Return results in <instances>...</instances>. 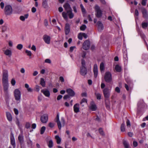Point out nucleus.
Segmentation results:
<instances>
[{"mask_svg":"<svg viewBox=\"0 0 148 148\" xmlns=\"http://www.w3.org/2000/svg\"><path fill=\"white\" fill-rule=\"evenodd\" d=\"M31 49L34 51H36V46L34 45H33L31 47Z\"/></svg>","mask_w":148,"mask_h":148,"instance_id":"obj_62","label":"nucleus"},{"mask_svg":"<svg viewBox=\"0 0 148 148\" xmlns=\"http://www.w3.org/2000/svg\"><path fill=\"white\" fill-rule=\"evenodd\" d=\"M112 87H111L110 89L108 88H105L103 90V92L104 97L106 99H108L110 95Z\"/></svg>","mask_w":148,"mask_h":148,"instance_id":"obj_7","label":"nucleus"},{"mask_svg":"<svg viewBox=\"0 0 148 148\" xmlns=\"http://www.w3.org/2000/svg\"><path fill=\"white\" fill-rule=\"evenodd\" d=\"M90 42L88 40H86L84 42L83 45V48L85 50H87L90 48Z\"/></svg>","mask_w":148,"mask_h":148,"instance_id":"obj_9","label":"nucleus"},{"mask_svg":"<svg viewBox=\"0 0 148 148\" xmlns=\"http://www.w3.org/2000/svg\"><path fill=\"white\" fill-rule=\"evenodd\" d=\"M80 6L82 12L83 14H85L86 13V12L83 5L82 4H81Z\"/></svg>","mask_w":148,"mask_h":148,"instance_id":"obj_37","label":"nucleus"},{"mask_svg":"<svg viewBox=\"0 0 148 148\" xmlns=\"http://www.w3.org/2000/svg\"><path fill=\"white\" fill-rule=\"evenodd\" d=\"M36 9L35 7H33L32 9V12L33 13H35L36 11Z\"/></svg>","mask_w":148,"mask_h":148,"instance_id":"obj_64","label":"nucleus"},{"mask_svg":"<svg viewBox=\"0 0 148 148\" xmlns=\"http://www.w3.org/2000/svg\"><path fill=\"white\" fill-rule=\"evenodd\" d=\"M87 103V99H86L84 98L82 100L81 102V104L82 106H84V105Z\"/></svg>","mask_w":148,"mask_h":148,"instance_id":"obj_29","label":"nucleus"},{"mask_svg":"<svg viewBox=\"0 0 148 148\" xmlns=\"http://www.w3.org/2000/svg\"><path fill=\"white\" fill-rule=\"evenodd\" d=\"M70 32V26L69 24L66 23L65 28V32L66 35H68Z\"/></svg>","mask_w":148,"mask_h":148,"instance_id":"obj_17","label":"nucleus"},{"mask_svg":"<svg viewBox=\"0 0 148 148\" xmlns=\"http://www.w3.org/2000/svg\"><path fill=\"white\" fill-rule=\"evenodd\" d=\"M55 139L56 140L57 143L58 144H60L61 142V138L58 135H56L55 136Z\"/></svg>","mask_w":148,"mask_h":148,"instance_id":"obj_25","label":"nucleus"},{"mask_svg":"<svg viewBox=\"0 0 148 148\" xmlns=\"http://www.w3.org/2000/svg\"><path fill=\"white\" fill-rule=\"evenodd\" d=\"M48 145L50 148H52L53 147V142L52 140H50L49 141Z\"/></svg>","mask_w":148,"mask_h":148,"instance_id":"obj_35","label":"nucleus"},{"mask_svg":"<svg viewBox=\"0 0 148 148\" xmlns=\"http://www.w3.org/2000/svg\"><path fill=\"white\" fill-rule=\"evenodd\" d=\"M80 73L83 76L86 74L87 73V70L85 67H81Z\"/></svg>","mask_w":148,"mask_h":148,"instance_id":"obj_22","label":"nucleus"},{"mask_svg":"<svg viewBox=\"0 0 148 148\" xmlns=\"http://www.w3.org/2000/svg\"><path fill=\"white\" fill-rule=\"evenodd\" d=\"M147 0H142L141 2L142 5H143L145 6L146 5Z\"/></svg>","mask_w":148,"mask_h":148,"instance_id":"obj_44","label":"nucleus"},{"mask_svg":"<svg viewBox=\"0 0 148 148\" xmlns=\"http://www.w3.org/2000/svg\"><path fill=\"white\" fill-rule=\"evenodd\" d=\"M23 48V45L21 44H18L16 46L17 49L19 50H21Z\"/></svg>","mask_w":148,"mask_h":148,"instance_id":"obj_38","label":"nucleus"},{"mask_svg":"<svg viewBox=\"0 0 148 148\" xmlns=\"http://www.w3.org/2000/svg\"><path fill=\"white\" fill-rule=\"evenodd\" d=\"M93 72L95 77L96 78L97 76L98 73V67L96 64H95L94 65L93 67Z\"/></svg>","mask_w":148,"mask_h":148,"instance_id":"obj_15","label":"nucleus"},{"mask_svg":"<svg viewBox=\"0 0 148 148\" xmlns=\"http://www.w3.org/2000/svg\"><path fill=\"white\" fill-rule=\"evenodd\" d=\"M11 83L12 85L13 86L15 85L16 84V81L14 78H13L12 79L11 81Z\"/></svg>","mask_w":148,"mask_h":148,"instance_id":"obj_42","label":"nucleus"},{"mask_svg":"<svg viewBox=\"0 0 148 148\" xmlns=\"http://www.w3.org/2000/svg\"><path fill=\"white\" fill-rule=\"evenodd\" d=\"M104 79L107 82H110L112 80V75L111 72L109 71L106 72L104 75Z\"/></svg>","mask_w":148,"mask_h":148,"instance_id":"obj_5","label":"nucleus"},{"mask_svg":"<svg viewBox=\"0 0 148 148\" xmlns=\"http://www.w3.org/2000/svg\"><path fill=\"white\" fill-rule=\"evenodd\" d=\"M43 39L46 43L48 44L50 43L51 38L49 36L47 35H45L43 36Z\"/></svg>","mask_w":148,"mask_h":148,"instance_id":"obj_14","label":"nucleus"},{"mask_svg":"<svg viewBox=\"0 0 148 148\" xmlns=\"http://www.w3.org/2000/svg\"><path fill=\"white\" fill-rule=\"evenodd\" d=\"M59 80L62 82H64V77L62 76H60V77Z\"/></svg>","mask_w":148,"mask_h":148,"instance_id":"obj_55","label":"nucleus"},{"mask_svg":"<svg viewBox=\"0 0 148 148\" xmlns=\"http://www.w3.org/2000/svg\"><path fill=\"white\" fill-rule=\"evenodd\" d=\"M20 20L22 21H24L25 20V18L24 16H20Z\"/></svg>","mask_w":148,"mask_h":148,"instance_id":"obj_59","label":"nucleus"},{"mask_svg":"<svg viewBox=\"0 0 148 148\" xmlns=\"http://www.w3.org/2000/svg\"><path fill=\"white\" fill-rule=\"evenodd\" d=\"M12 12V6L10 5H7L5 7L4 13L6 15H10Z\"/></svg>","mask_w":148,"mask_h":148,"instance_id":"obj_6","label":"nucleus"},{"mask_svg":"<svg viewBox=\"0 0 148 148\" xmlns=\"http://www.w3.org/2000/svg\"><path fill=\"white\" fill-rule=\"evenodd\" d=\"M100 69L101 71H102L104 70V65L103 62H101L100 65Z\"/></svg>","mask_w":148,"mask_h":148,"instance_id":"obj_30","label":"nucleus"},{"mask_svg":"<svg viewBox=\"0 0 148 148\" xmlns=\"http://www.w3.org/2000/svg\"><path fill=\"white\" fill-rule=\"evenodd\" d=\"M63 7L66 12L72 10L70 5L67 3H66L64 4Z\"/></svg>","mask_w":148,"mask_h":148,"instance_id":"obj_18","label":"nucleus"},{"mask_svg":"<svg viewBox=\"0 0 148 148\" xmlns=\"http://www.w3.org/2000/svg\"><path fill=\"white\" fill-rule=\"evenodd\" d=\"M54 126V124L53 123H50L49 124V126L51 128L53 127Z\"/></svg>","mask_w":148,"mask_h":148,"instance_id":"obj_49","label":"nucleus"},{"mask_svg":"<svg viewBox=\"0 0 148 148\" xmlns=\"http://www.w3.org/2000/svg\"><path fill=\"white\" fill-rule=\"evenodd\" d=\"M83 35L82 33H80L78 35V38L80 40H82V39Z\"/></svg>","mask_w":148,"mask_h":148,"instance_id":"obj_43","label":"nucleus"},{"mask_svg":"<svg viewBox=\"0 0 148 148\" xmlns=\"http://www.w3.org/2000/svg\"><path fill=\"white\" fill-rule=\"evenodd\" d=\"M45 63L50 64L51 63V61L49 59H47L45 60Z\"/></svg>","mask_w":148,"mask_h":148,"instance_id":"obj_46","label":"nucleus"},{"mask_svg":"<svg viewBox=\"0 0 148 148\" xmlns=\"http://www.w3.org/2000/svg\"><path fill=\"white\" fill-rule=\"evenodd\" d=\"M95 9L96 12V16L98 18L101 17L102 16V13L100 7L98 5H96Z\"/></svg>","mask_w":148,"mask_h":148,"instance_id":"obj_8","label":"nucleus"},{"mask_svg":"<svg viewBox=\"0 0 148 148\" xmlns=\"http://www.w3.org/2000/svg\"><path fill=\"white\" fill-rule=\"evenodd\" d=\"M66 92L68 94L71 96H74L75 95L74 91L71 88H69L66 90Z\"/></svg>","mask_w":148,"mask_h":148,"instance_id":"obj_20","label":"nucleus"},{"mask_svg":"<svg viewBox=\"0 0 148 148\" xmlns=\"http://www.w3.org/2000/svg\"><path fill=\"white\" fill-rule=\"evenodd\" d=\"M76 47L75 46L71 47H70V51L71 52H72L74 49Z\"/></svg>","mask_w":148,"mask_h":148,"instance_id":"obj_63","label":"nucleus"},{"mask_svg":"<svg viewBox=\"0 0 148 148\" xmlns=\"http://www.w3.org/2000/svg\"><path fill=\"white\" fill-rule=\"evenodd\" d=\"M45 129L46 127L45 126H43L41 127L40 129V134H42L44 133Z\"/></svg>","mask_w":148,"mask_h":148,"instance_id":"obj_40","label":"nucleus"},{"mask_svg":"<svg viewBox=\"0 0 148 148\" xmlns=\"http://www.w3.org/2000/svg\"><path fill=\"white\" fill-rule=\"evenodd\" d=\"M141 10L143 17L145 18H148V12L147 10L143 8H141Z\"/></svg>","mask_w":148,"mask_h":148,"instance_id":"obj_12","label":"nucleus"},{"mask_svg":"<svg viewBox=\"0 0 148 148\" xmlns=\"http://www.w3.org/2000/svg\"><path fill=\"white\" fill-rule=\"evenodd\" d=\"M1 8L2 9H3L4 7V4L3 2H1L0 4Z\"/></svg>","mask_w":148,"mask_h":148,"instance_id":"obj_58","label":"nucleus"},{"mask_svg":"<svg viewBox=\"0 0 148 148\" xmlns=\"http://www.w3.org/2000/svg\"><path fill=\"white\" fill-rule=\"evenodd\" d=\"M25 52L27 54V56H31L32 55L31 52L29 50H26L25 51Z\"/></svg>","mask_w":148,"mask_h":148,"instance_id":"obj_39","label":"nucleus"},{"mask_svg":"<svg viewBox=\"0 0 148 148\" xmlns=\"http://www.w3.org/2000/svg\"><path fill=\"white\" fill-rule=\"evenodd\" d=\"M95 95L96 97L97 98L98 100H100L101 98V95L99 93L95 92Z\"/></svg>","mask_w":148,"mask_h":148,"instance_id":"obj_31","label":"nucleus"},{"mask_svg":"<svg viewBox=\"0 0 148 148\" xmlns=\"http://www.w3.org/2000/svg\"><path fill=\"white\" fill-rule=\"evenodd\" d=\"M62 16L64 19L67 20L68 19V16L70 19H71L73 17L74 15L72 12V10H71L67 11L66 12H62Z\"/></svg>","mask_w":148,"mask_h":148,"instance_id":"obj_4","label":"nucleus"},{"mask_svg":"<svg viewBox=\"0 0 148 148\" xmlns=\"http://www.w3.org/2000/svg\"><path fill=\"white\" fill-rule=\"evenodd\" d=\"M123 144L125 148H129L130 147L129 143L126 141H124Z\"/></svg>","mask_w":148,"mask_h":148,"instance_id":"obj_27","label":"nucleus"},{"mask_svg":"<svg viewBox=\"0 0 148 148\" xmlns=\"http://www.w3.org/2000/svg\"><path fill=\"white\" fill-rule=\"evenodd\" d=\"M89 108L92 111H95L97 109V107L94 103H92L90 104Z\"/></svg>","mask_w":148,"mask_h":148,"instance_id":"obj_23","label":"nucleus"},{"mask_svg":"<svg viewBox=\"0 0 148 148\" xmlns=\"http://www.w3.org/2000/svg\"><path fill=\"white\" fill-rule=\"evenodd\" d=\"M98 29L99 31H101L103 29V26L102 23L100 21H98L97 23Z\"/></svg>","mask_w":148,"mask_h":148,"instance_id":"obj_21","label":"nucleus"},{"mask_svg":"<svg viewBox=\"0 0 148 148\" xmlns=\"http://www.w3.org/2000/svg\"><path fill=\"white\" fill-rule=\"evenodd\" d=\"M30 127V124L29 123H27L25 125V127L27 128H29Z\"/></svg>","mask_w":148,"mask_h":148,"instance_id":"obj_50","label":"nucleus"},{"mask_svg":"<svg viewBox=\"0 0 148 148\" xmlns=\"http://www.w3.org/2000/svg\"><path fill=\"white\" fill-rule=\"evenodd\" d=\"M2 83L5 92V93L7 94L8 92V72L6 71L3 72Z\"/></svg>","mask_w":148,"mask_h":148,"instance_id":"obj_1","label":"nucleus"},{"mask_svg":"<svg viewBox=\"0 0 148 148\" xmlns=\"http://www.w3.org/2000/svg\"><path fill=\"white\" fill-rule=\"evenodd\" d=\"M133 145L134 147H136L138 145V143L135 140H134L133 142Z\"/></svg>","mask_w":148,"mask_h":148,"instance_id":"obj_47","label":"nucleus"},{"mask_svg":"<svg viewBox=\"0 0 148 148\" xmlns=\"http://www.w3.org/2000/svg\"><path fill=\"white\" fill-rule=\"evenodd\" d=\"M138 15L139 13L138 10L137 9L135 10V11L134 15L136 20V19L138 18Z\"/></svg>","mask_w":148,"mask_h":148,"instance_id":"obj_34","label":"nucleus"},{"mask_svg":"<svg viewBox=\"0 0 148 148\" xmlns=\"http://www.w3.org/2000/svg\"><path fill=\"white\" fill-rule=\"evenodd\" d=\"M148 25L147 22H143L142 23V27L144 29H146Z\"/></svg>","mask_w":148,"mask_h":148,"instance_id":"obj_28","label":"nucleus"},{"mask_svg":"<svg viewBox=\"0 0 148 148\" xmlns=\"http://www.w3.org/2000/svg\"><path fill=\"white\" fill-rule=\"evenodd\" d=\"M8 45L10 47H12L13 46V42L11 41L10 40L8 42Z\"/></svg>","mask_w":148,"mask_h":148,"instance_id":"obj_52","label":"nucleus"},{"mask_svg":"<svg viewBox=\"0 0 148 148\" xmlns=\"http://www.w3.org/2000/svg\"><path fill=\"white\" fill-rule=\"evenodd\" d=\"M44 24L45 26H47L48 25V22L47 20L45 19L44 20Z\"/></svg>","mask_w":148,"mask_h":148,"instance_id":"obj_56","label":"nucleus"},{"mask_svg":"<svg viewBox=\"0 0 148 148\" xmlns=\"http://www.w3.org/2000/svg\"><path fill=\"white\" fill-rule=\"evenodd\" d=\"M115 69L117 72H120L121 70V67L118 64L116 65L115 67Z\"/></svg>","mask_w":148,"mask_h":148,"instance_id":"obj_26","label":"nucleus"},{"mask_svg":"<svg viewBox=\"0 0 148 148\" xmlns=\"http://www.w3.org/2000/svg\"><path fill=\"white\" fill-rule=\"evenodd\" d=\"M86 55V52L84 51L82 53L81 56L83 58H84Z\"/></svg>","mask_w":148,"mask_h":148,"instance_id":"obj_54","label":"nucleus"},{"mask_svg":"<svg viewBox=\"0 0 148 148\" xmlns=\"http://www.w3.org/2000/svg\"><path fill=\"white\" fill-rule=\"evenodd\" d=\"M3 51L4 52V54L6 56L9 57H10L12 55V51L11 50L8 49L6 50L3 49Z\"/></svg>","mask_w":148,"mask_h":148,"instance_id":"obj_11","label":"nucleus"},{"mask_svg":"<svg viewBox=\"0 0 148 148\" xmlns=\"http://www.w3.org/2000/svg\"><path fill=\"white\" fill-rule=\"evenodd\" d=\"M127 125L128 127H130V121L129 120H127L126 121Z\"/></svg>","mask_w":148,"mask_h":148,"instance_id":"obj_61","label":"nucleus"},{"mask_svg":"<svg viewBox=\"0 0 148 148\" xmlns=\"http://www.w3.org/2000/svg\"><path fill=\"white\" fill-rule=\"evenodd\" d=\"M121 131L122 132H124L125 130V124L123 123L121 125Z\"/></svg>","mask_w":148,"mask_h":148,"instance_id":"obj_33","label":"nucleus"},{"mask_svg":"<svg viewBox=\"0 0 148 148\" xmlns=\"http://www.w3.org/2000/svg\"><path fill=\"white\" fill-rule=\"evenodd\" d=\"M14 112L15 114L16 115L18 114V110L17 109H16V108H14Z\"/></svg>","mask_w":148,"mask_h":148,"instance_id":"obj_57","label":"nucleus"},{"mask_svg":"<svg viewBox=\"0 0 148 148\" xmlns=\"http://www.w3.org/2000/svg\"><path fill=\"white\" fill-rule=\"evenodd\" d=\"M74 111L75 113H77L80 111L79 104L77 103L75 104L73 106Z\"/></svg>","mask_w":148,"mask_h":148,"instance_id":"obj_19","label":"nucleus"},{"mask_svg":"<svg viewBox=\"0 0 148 148\" xmlns=\"http://www.w3.org/2000/svg\"><path fill=\"white\" fill-rule=\"evenodd\" d=\"M41 92L46 97H49L50 95V93L49 90L47 89H43Z\"/></svg>","mask_w":148,"mask_h":148,"instance_id":"obj_16","label":"nucleus"},{"mask_svg":"<svg viewBox=\"0 0 148 148\" xmlns=\"http://www.w3.org/2000/svg\"><path fill=\"white\" fill-rule=\"evenodd\" d=\"M86 28V25H83L80 27V29L82 31L84 30Z\"/></svg>","mask_w":148,"mask_h":148,"instance_id":"obj_41","label":"nucleus"},{"mask_svg":"<svg viewBox=\"0 0 148 148\" xmlns=\"http://www.w3.org/2000/svg\"><path fill=\"white\" fill-rule=\"evenodd\" d=\"M40 120L43 123H47L48 120V115L46 114L43 115L41 117Z\"/></svg>","mask_w":148,"mask_h":148,"instance_id":"obj_13","label":"nucleus"},{"mask_svg":"<svg viewBox=\"0 0 148 148\" xmlns=\"http://www.w3.org/2000/svg\"><path fill=\"white\" fill-rule=\"evenodd\" d=\"M51 23L52 25H56V20L55 19H53L52 20Z\"/></svg>","mask_w":148,"mask_h":148,"instance_id":"obj_51","label":"nucleus"},{"mask_svg":"<svg viewBox=\"0 0 148 148\" xmlns=\"http://www.w3.org/2000/svg\"><path fill=\"white\" fill-rule=\"evenodd\" d=\"M35 88L36 89V91L37 92H38L39 91L40 89V87L39 86L37 85H36V86H35Z\"/></svg>","mask_w":148,"mask_h":148,"instance_id":"obj_60","label":"nucleus"},{"mask_svg":"<svg viewBox=\"0 0 148 148\" xmlns=\"http://www.w3.org/2000/svg\"><path fill=\"white\" fill-rule=\"evenodd\" d=\"M10 139L11 145L13 146V148H15L16 147L15 140L14 134L12 133L11 134Z\"/></svg>","mask_w":148,"mask_h":148,"instance_id":"obj_10","label":"nucleus"},{"mask_svg":"<svg viewBox=\"0 0 148 148\" xmlns=\"http://www.w3.org/2000/svg\"><path fill=\"white\" fill-rule=\"evenodd\" d=\"M18 140L21 143L23 141V136L22 134H20L18 137Z\"/></svg>","mask_w":148,"mask_h":148,"instance_id":"obj_32","label":"nucleus"},{"mask_svg":"<svg viewBox=\"0 0 148 148\" xmlns=\"http://www.w3.org/2000/svg\"><path fill=\"white\" fill-rule=\"evenodd\" d=\"M15 100L17 103L20 102L21 98V93L20 91L18 89H15L14 92Z\"/></svg>","mask_w":148,"mask_h":148,"instance_id":"obj_3","label":"nucleus"},{"mask_svg":"<svg viewBox=\"0 0 148 148\" xmlns=\"http://www.w3.org/2000/svg\"><path fill=\"white\" fill-rule=\"evenodd\" d=\"M56 122L57 123L58 128L60 130L61 129L62 127H64L65 125V121L64 118L63 117H62L60 121L59 119V115L58 114L57 115Z\"/></svg>","mask_w":148,"mask_h":148,"instance_id":"obj_2","label":"nucleus"},{"mask_svg":"<svg viewBox=\"0 0 148 148\" xmlns=\"http://www.w3.org/2000/svg\"><path fill=\"white\" fill-rule=\"evenodd\" d=\"M40 84L43 86L44 87L45 86V82L44 79L42 78L40 79Z\"/></svg>","mask_w":148,"mask_h":148,"instance_id":"obj_36","label":"nucleus"},{"mask_svg":"<svg viewBox=\"0 0 148 148\" xmlns=\"http://www.w3.org/2000/svg\"><path fill=\"white\" fill-rule=\"evenodd\" d=\"M99 132L100 134L102 135H103L104 133L102 129L101 128H100L99 129Z\"/></svg>","mask_w":148,"mask_h":148,"instance_id":"obj_48","label":"nucleus"},{"mask_svg":"<svg viewBox=\"0 0 148 148\" xmlns=\"http://www.w3.org/2000/svg\"><path fill=\"white\" fill-rule=\"evenodd\" d=\"M6 115L8 120L10 121H12V118L11 114L9 112H6Z\"/></svg>","mask_w":148,"mask_h":148,"instance_id":"obj_24","label":"nucleus"},{"mask_svg":"<svg viewBox=\"0 0 148 148\" xmlns=\"http://www.w3.org/2000/svg\"><path fill=\"white\" fill-rule=\"evenodd\" d=\"M81 63H82V67H85V61L83 59H82Z\"/></svg>","mask_w":148,"mask_h":148,"instance_id":"obj_45","label":"nucleus"},{"mask_svg":"<svg viewBox=\"0 0 148 148\" xmlns=\"http://www.w3.org/2000/svg\"><path fill=\"white\" fill-rule=\"evenodd\" d=\"M115 90L116 92H117L118 93H119L120 92V88L118 87H117L115 88Z\"/></svg>","mask_w":148,"mask_h":148,"instance_id":"obj_53","label":"nucleus"}]
</instances>
